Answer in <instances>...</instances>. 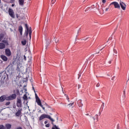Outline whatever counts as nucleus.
I'll return each instance as SVG.
<instances>
[{
	"label": "nucleus",
	"instance_id": "nucleus-1",
	"mask_svg": "<svg viewBox=\"0 0 129 129\" xmlns=\"http://www.w3.org/2000/svg\"><path fill=\"white\" fill-rule=\"evenodd\" d=\"M17 98V95L16 94H13L8 97L6 95H3L0 97V102H4L5 100H14Z\"/></svg>",
	"mask_w": 129,
	"mask_h": 129
},
{
	"label": "nucleus",
	"instance_id": "nucleus-2",
	"mask_svg": "<svg viewBox=\"0 0 129 129\" xmlns=\"http://www.w3.org/2000/svg\"><path fill=\"white\" fill-rule=\"evenodd\" d=\"M25 27L26 28V31H25V36L26 38H28V36L29 35V39L31 40V38H32V29L31 27L29 28V27L28 26L27 24H25Z\"/></svg>",
	"mask_w": 129,
	"mask_h": 129
},
{
	"label": "nucleus",
	"instance_id": "nucleus-3",
	"mask_svg": "<svg viewBox=\"0 0 129 129\" xmlns=\"http://www.w3.org/2000/svg\"><path fill=\"white\" fill-rule=\"evenodd\" d=\"M44 118H48V119H50L52 122H53L54 121V119L51 117V116L49 115H47L45 114H42L39 118V120L41 121V120H43Z\"/></svg>",
	"mask_w": 129,
	"mask_h": 129
},
{
	"label": "nucleus",
	"instance_id": "nucleus-4",
	"mask_svg": "<svg viewBox=\"0 0 129 129\" xmlns=\"http://www.w3.org/2000/svg\"><path fill=\"white\" fill-rule=\"evenodd\" d=\"M16 106L17 107H19V108H22L23 104H22V100L21 99V98H17Z\"/></svg>",
	"mask_w": 129,
	"mask_h": 129
},
{
	"label": "nucleus",
	"instance_id": "nucleus-5",
	"mask_svg": "<svg viewBox=\"0 0 129 129\" xmlns=\"http://www.w3.org/2000/svg\"><path fill=\"white\" fill-rule=\"evenodd\" d=\"M112 5L114 6L115 9H118L119 10V9H120V5H119L118 4V3H117L116 2H112L109 5V7H110V6H112Z\"/></svg>",
	"mask_w": 129,
	"mask_h": 129
},
{
	"label": "nucleus",
	"instance_id": "nucleus-6",
	"mask_svg": "<svg viewBox=\"0 0 129 129\" xmlns=\"http://www.w3.org/2000/svg\"><path fill=\"white\" fill-rule=\"evenodd\" d=\"M8 12L10 17H11L12 19H15V13L14 12V10L11 8H9Z\"/></svg>",
	"mask_w": 129,
	"mask_h": 129
},
{
	"label": "nucleus",
	"instance_id": "nucleus-7",
	"mask_svg": "<svg viewBox=\"0 0 129 129\" xmlns=\"http://www.w3.org/2000/svg\"><path fill=\"white\" fill-rule=\"evenodd\" d=\"M18 63L17 64V69L16 71L17 72H21V67H22V64L20 62V60H18L17 61Z\"/></svg>",
	"mask_w": 129,
	"mask_h": 129
},
{
	"label": "nucleus",
	"instance_id": "nucleus-8",
	"mask_svg": "<svg viewBox=\"0 0 129 129\" xmlns=\"http://www.w3.org/2000/svg\"><path fill=\"white\" fill-rule=\"evenodd\" d=\"M119 5L123 11H125V9H126V5L122 2L120 1Z\"/></svg>",
	"mask_w": 129,
	"mask_h": 129
},
{
	"label": "nucleus",
	"instance_id": "nucleus-9",
	"mask_svg": "<svg viewBox=\"0 0 129 129\" xmlns=\"http://www.w3.org/2000/svg\"><path fill=\"white\" fill-rule=\"evenodd\" d=\"M22 111H23V108H19L17 112L15 113L16 116H20L22 114Z\"/></svg>",
	"mask_w": 129,
	"mask_h": 129
},
{
	"label": "nucleus",
	"instance_id": "nucleus-10",
	"mask_svg": "<svg viewBox=\"0 0 129 129\" xmlns=\"http://www.w3.org/2000/svg\"><path fill=\"white\" fill-rule=\"evenodd\" d=\"M6 55H7L8 57H10L11 55H12V52H11V50L9 48H7L5 50Z\"/></svg>",
	"mask_w": 129,
	"mask_h": 129
},
{
	"label": "nucleus",
	"instance_id": "nucleus-11",
	"mask_svg": "<svg viewBox=\"0 0 129 129\" xmlns=\"http://www.w3.org/2000/svg\"><path fill=\"white\" fill-rule=\"evenodd\" d=\"M8 75L6 72H3L0 74V76L2 77V78H3V79H6V77H7V76Z\"/></svg>",
	"mask_w": 129,
	"mask_h": 129
},
{
	"label": "nucleus",
	"instance_id": "nucleus-12",
	"mask_svg": "<svg viewBox=\"0 0 129 129\" xmlns=\"http://www.w3.org/2000/svg\"><path fill=\"white\" fill-rule=\"evenodd\" d=\"M96 8V10H99V5L97 3H96V6L93 5L91 6L92 9Z\"/></svg>",
	"mask_w": 129,
	"mask_h": 129
},
{
	"label": "nucleus",
	"instance_id": "nucleus-13",
	"mask_svg": "<svg viewBox=\"0 0 129 129\" xmlns=\"http://www.w3.org/2000/svg\"><path fill=\"white\" fill-rule=\"evenodd\" d=\"M1 58L3 60V61H8V57L4 55H1Z\"/></svg>",
	"mask_w": 129,
	"mask_h": 129
},
{
	"label": "nucleus",
	"instance_id": "nucleus-14",
	"mask_svg": "<svg viewBox=\"0 0 129 129\" xmlns=\"http://www.w3.org/2000/svg\"><path fill=\"white\" fill-rule=\"evenodd\" d=\"M36 102H37L38 105H41V104L42 103L41 102V100H40V98L39 97L36 98Z\"/></svg>",
	"mask_w": 129,
	"mask_h": 129
},
{
	"label": "nucleus",
	"instance_id": "nucleus-15",
	"mask_svg": "<svg viewBox=\"0 0 129 129\" xmlns=\"http://www.w3.org/2000/svg\"><path fill=\"white\" fill-rule=\"evenodd\" d=\"M77 104H78L79 107H81V106H83V104H82V101L81 100H79L77 101Z\"/></svg>",
	"mask_w": 129,
	"mask_h": 129
},
{
	"label": "nucleus",
	"instance_id": "nucleus-16",
	"mask_svg": "<svg viewBox=\"0 0 129 129\" xmlns=\"http://www.w3.org/2000/svg\"><path fill=\"white\" fill-rule=\"evenodd\" d=\"M18 30L19 31L20 35L22 36V35H23V27L22 26H19Z\"/></svg>",
	"mask_w": 129,
	"mask_h": 129
},
{
	"label": "nucleus",
	"instance_id": "nucleus-17",
	"mask_svg": "<svg viewBox=\"0 0 129 129\" xmlns=\"http://www.w3.org/2000/svg\"><path fill=\"white\" fill-rule=\"evenodd\" d=\"M6 48V44L3 43H0V49H5Z\"/></svg>",
	"mask_w": 129,
	"mask_h": 129
},
{
	"label": "nucleus",
	"instance_id": "nucleus-18",
	"mask_svg": "<svg viewBox=\"0 0 129 129\" xmlns=\"http://www.w3.org/2000/svg\"><path fill=\"white\" fill-rule=\"evenodd\" d=\"M25 0H19V4L20 6H24Z\"/></svg>",
	"mask_w": 129,
	"mask_h": 129
},
{
	"label": "nucleus",
	"instance_id": "nucleus-19",
	"mask_svg": "<svg viewBox=\"0 0 129 129\" xmlns=\"http://www.w3.org/2000/svg\"><path fill=\"white\" fill-rule=\"evenodd\" d=\"M6 127L7 129H11L12 128V124L10 123H7L6 124Z\"/></svg>",
	"mask_w": 129,
	"mask_h": 129
},
{
	"label": "nucleus",
	"instance_id": "nucleus-20",
	"mask_svg": "<svg viewBox=\"0 0 129 129\" xmlns=\"http://www.w3.org/2000/svg\"><path fill=\"white\" fill-rule=\"evenodd\" d=\"M16 18L19 20V21H21L22 19V18L21 17V16H20V14L18 13H16Z\"/></svg>",
	"mask_w": 129,
	"mask_h": 129
},
{
	"label": "nucleus",
	"instance_id": "nucleus-21",
	"mask_svg": "<svg viewBox=\"0 0 129 129\" xmlns=\"http://www.w3.org/2000/svg\"><path fill=\"white\" fill-rule=\"evenodd\" d=\"M3 43H4L5 45L6 46H9V42H8V39L2 40Z\"/></svg>",
	"mask_w": 129,
	"mask_h": 129
},
{
	"label": "nucleus",
	"instance_id": "nucleus-22",
	"mask_svg": "<svg viewBox=\"0 0 129 129\" xmlns=\"http://www.w3.org/2000/svg\"><path fill=\"white\" fill-rule=\"evenodd\" d=\"M74 104V102L70 103L68 105V106H69V108H73V105Z\"/></svg>",
	"mask_w": 129,
	"mask_h": 129
},
{
	"label": "nucleus",
	"instance_id": "nucleus-23",
	"mask_svg": "<svg viewBox=\"0 0 129 129\" xmlns=\"http://www.w3.org/2000/svg\"><path fill=\"white\" fill-rule=\"evenodd\" d=\"M23 99L24 100H28V96H27V94H25L23 96Z\"/></svg>",
	"mask_w": 129,
	"mask_h": 129
},
{
	"label": "nucleus",
	"instance_id": "nucleus-24",
	"mask_svg": "<svg viewBox=\"0 0 129 129\" xmlns=\"http://www.w3.org/2000/svg\"><path fill=\"white\" fill-rule=\"evenodd\" d=\"M22 45H23V46H25V45H26V44H27V40H24V41H22L21 42Z\"/></svg>",
	"mask_w": 129,
	"mask_h": 129
},
{
	"label": "nucleus",
	"instance_id": "nucleus-25",
	"mask_svg": "<svg viewBox=\"0 0 129 129\" xmlns=\"http://www.w3.org/2000/svg\"><path fill=\"white\" fill-rule=\"evenodd\" d=\"M4 39V35L1 34L0 35V42Z\"/></svg>",
	"mask_w": 129,
	"mask_h": 129
},
{
	"label": "nucleus",
	"instance_id": "nucleus-26",
	"mask_svg": "<svg viewBox=\"0 0 129 129\" xmlns=\"http://www.w3.org/2000/svg\"><path fill=\"white\" fill-rule=\"evenodd\" d=\"M56 0H51V5H54L55 3H56Z\"/></svg>",
	"mask_w": 129,
	"mask_h": 129
},
{
	"label": "nucleus",
	"instance_id": "nucleus-27",
	"mask_svg": "<svg viewBox=\"0 0 129 129\" xmlns=\"http://www.w3.org/2000/svg\"><path fill=\"white\" fill-rule=\"evenodd\" d=\"M0 129H6V127L4 125H0Z\"/></svg>",
	"mask_w": 129,
	"mask_h": 129
},
{
	"label": "nucleus",
	"instance_id": "nucleus-28",
	"mask_svg": "<svg viewBox=\"0 0 129 129\" xmlns=\"http://www.w3.org/2000/svg\"><path fill=\"white\" fill-rule=\"evenodd\" d=\"M95 118L96 121H98V115L96 114V115H95Z\"/></svg>",
	"mask_w": 129,
	"mask_h": 129
},
{
	"label": "nucleus",
	"instance_id": "nucleus-29",
	"mask_svg": "<svg viewBox=\"0 0 129 129\" xmlns=\"http://www.w3.org/2000/svg\"><path fill=\"white\" fill-rule=\"evenodd\" d=\"M51 129H60L59 128H58V127H57L56 126V125H54V126H53Z\"/></svg>",
	"mask_w": 129,
	"mask_h": 129
},
{
	"label": "nucleus",
	"instance_id": "nucleus-30",
	"mask_svg": "<svg viewBox=\"0 0 129 129\" xmlns=\"http://www.w3.org/2000/svg\"><path fill=\"white\" fill-rule=\"evenodd\" d=\"M109 7H110V6H109V5L108 8L105 9V12H108V11L109 10Z\"/></svg>",
	"mask_w": 129,
	"mask_h": 129
},
{
	"label": "nucleus",
	"instance_id": "nucleus-31",
	"mask_svg": "<svg viewBox=\"0 0 129 129\" xmlns=\"http://www.w3.org/2000/svg\"><path fill=\"white\" fill-rule=\"evenodd\" d=\"M11 104V102H6L5 105H10Z\"/></svg>",
	"mask_w": 129,
	"mask_h": 129
},
{
	"label": "nucleus",
	"instance_id": "nucleus-32",
	"mask_svg": "<svg viewBox=\"0 0 129 129\" xmlns=\"http://www.w3.org/2000/svg\"><path fill=\"white\" fill-rule=\"evenodd\" d=\"M54 41H55L56 44H57V43H58V42H59V39H55L54 40Z\"/></svg>",
	"mask_w": 129,
	"mask_h": 129
},
{
	"label": "nucleus",
	"instance_id": "nucleus-33",
	"mask_svg": "<svg viewBox=\"0 0 129 129\" xmlns=\"http://www.w3.org/2000/svg\"><path fill=\"white\" fill-rule=\"evenodd\" d=\"M46 127H50V124L48 123L45 125Z\"/></svg>",
	"mask_w": 129,
	"mask_h": 129
},
{
	"label": "nucleus",
	"instance_id": "nucleus-34",
	"mask_svg": "<svg viewBox=\"0 0 129 129\" xmlns=\"http://www.w3.org/2000/svg\"><path fill=\"white\" fill-rule=\"evenodd\" d=\"M65 96L67 97V100H68V101L69 102V97H68V95L65 94Z\"/></svg>",
	"mask_w": 129,
	"mask_h": 129
},
{
	"label": "nucleus",
	"instance_id": "nucleus-35",
	"mask_svg": "<svg viewBox=\"0 0 129 129\" xmlns=\"http://www.w3.org/2000/svg\"><path fill=\"white\" fill-rule=\"evenodd\" d=\"M113 52H114V53H115V54H117V51H116V50L114 49Z\"/></svg>",
	"mask_w": 129,
	"mask_h": 129
},
{
	"label": "nucleus",
	"instance_id": "nucleus-36",
	"mask_svg": "<svg viewBox=\"0 0 129 129\" xmlns=\"http://www.w3.org/2000/svg\"><path fill=\"white\" fill-rule=\"evenodd\" d=\"M10 3H11V4H14V3H15V0H11V1H10Z\"/></svg>",
	"mask_w": 129,
	"mask_h": 129
},
{
	"label": "nucleus",
	"instance_id": "nucleus-37",
	"mask_svg": "<svg viewBox=\"0 0 129 129\" xmlns=\"http://www.w3.org/2000/svg\"><path fill=\"white\" fill-rule=\"evenodd\" d=\"M89 39V37H87L85 39H83V40H84V41H87V40H88Z\"/></svg>",
	"mask_w": 129,
	"mask_h": 129
},
{
	"label": "nucleus",
	"instance_id": "nucleus-38",
	"mask_svg": "<svg viewBox=\"0 0 129 129\" xmlns=\"http://www.w3.org/2000/svg\"><path fill=\"white\" fill-rule=\"evenodd\" d=\"M99 86H100V84H99V83H98L96 85V87H99Z\"/></svg>",
	"mask_w": 129,
	"mask_h": 129
},
{
	"label": "nucleus",
	"instance_id": "nucleus-39",
	"mask_svg": "<svg viewBox=\"0 0 129 129\" xmlns=\"http://www.w3.org/2000/svg\"><path fill=\"white\" fill-rule=\"evenodd\" d=\"M103 4H105L106 3V0H102Z\"/></svg>",
	"mask_w": 129,
	"mask_h": 129
},
{
	"label": "nucleus",
	"instance_id": "nucleus-40",
	"mask_svg": "<svg viewBox=\"0 0 129 129\" xmlns=\"http://www.w3.org/2000/svg\"><path fill=\"white\" fill-rule=\"evenodd\" d=\"M115 76H113L112 78H111V80H114V79H115Z\"/></svg>",
	"mask_w": 129,
	"mask_h": 129
},
{
	"label": "nucleus",
	"instance_id": "nucleus-41",
	"mask_svg": "<svg viewBox=\"0 0 129 129\" xmlns=\"http://www.w3.org/2000/svg\"><path fill=\"white\" fill-rule=\"evenodd\" d=\"M39 106H40L41 107H42V108H43V107H44V106L42 105V103L40 104V105H38Z\"/></svg>",
	"mask_w": 129,
	"mask_h": 129
},
{
	"label": "nucleus",
	"instance_id": "nucleus-42",
	"mask_svg": "<svg viewBox=\"0 0 129 129\" xmlns=\"http://www.w3.org/2000/svg\"><path fill=\"white\" fill-rule=\"evenodd\" d=\"M78 76H79L78 79H79V78H80V77L81 76V74H78Z\"/></svg>",
	"mask_w": 129,
	"mask_h": 129
},
{
	"label": "nucleus",
	"instance_id": "nucleus-43",
	"mask_svg": "<svg viewBox=\"0 0 129 129\" xmlns=\"http://www.w3.org/2000/svg\"><path fill=\"white\" fill-rule=\"evenodd\" d=\"M24 60L26 61L27 60V57H26V55L24 56Z\"/></svg>",
	"mask_w": 129,
	"mask_h": 129
},
{
	"label": "nucleus",
	"instance_id": "nucleus-44",
	"mask_svg": "<svg viewBox=\"0 0 129 129\" xmlns=\"http://www.w3.org/2000/svg\"><path fill=\"white\" fill-rule=\"evenodd\" d=\"M37 97H39V96H38V95H37V94L35 93V98H37Z\"/></svg>",
	"mask_w": 129,
	"mask_h": 129
},
{
	"label": "nucleus",
	"instance_id": "nucleus-45",
	"mask_svg": "<svg viewBox=\"0 0 129 129\" xmlns=\"http://www.w3.org/2000/svg\"><path fill=\"white\" fill-rule=\"evenodd\" d=\"M47 123H48V121L46 120L44 121V124H47Z\"/></svg>",
	"mask_w": 129,
	"mask_h": 129
},
{
	"label": "nucleus",
	"instance_id": "nucleus-46",
	"mask_svg": "<svg viewBox=\"0 0 129 129\" xmlns=\"http://www.w3.org/2000/svg\"><path fill=\"white\" fill-rule=\"evenodd\" d=\"M92 118H93V120H95V119H95V116L94 117H92Z\"/></svg>",
	"mask_w": 129,
	"mask_h": 129
},
{
	"label": "nucleus",
	"instance_id": "nucleus-47",
	"mask_svg": "<svg viewBox=\"0 0 129 129\" xmlns=\"http://www.w3.org/2000/svg\"><path fill=\"white\" fill-rule=\"evenodd\" d=\"M13 108H16V105L13 106Z\"/></svg>",
	"mask_w": 129,
	"mask_h": 129
},
{
	"label": "nucleus",
	"instance_id": "nucleus-48",
	"mask_svg": "<svg viewBox=\"0 0 129 129\" xmlns=\"http://www.w3.org/2000/svg\"><path fill=\"white\" fill-rule=\"evenodd\" d=\"M123 93H124V94H125V90L123 91Z\"/></svg>",
	"mask_w": 129,
	"mask_h": 129
},
{
	"label": "nucleus",
	"instance_id": "nucleus-49",
	"mask_svg": "<svg viewBox=\"0 0 129 129\" xmlns=\"http://www.w3.org/2000/svg\"><path fill=\"white\" fill-rule=\"evenodd\" d=\"M12 7H15V5L14 4H12Z\"/></svg>",
	"mask_w": 129,
	"mask_h": 129
},
{
	"label": "nucleus",
	"instance_id": "nucleus-50",
	"mask_svg": "<svg viewBox=\"0 0 129 129\" xmlns=\"http://www.w3.org/2000/svg\"><path fill=\"white\" fill-rule=\"evenodd\" d=\"M42 109H43L44 110V111H45V107H42Z\"/></svg>",
	"mask_w": 129,
	"mask_h": 129
},
{
	"label": "nucleus",
	"instance_id": "nucleus-51",
	"mask_svg": "<svg viewBox=\"0 0 129 129\" xmlns=\"http://www.w3.org/2000/svg\"><path fill=\"white\" fill-rule=\"evenodd\" d=\"M86 0H83V3L84 4V2H85Z\"/></svg>",
	"mask_w": 129,
	"mask_h": 129
},
{
	"label": "nucleus",
	"instance_id": "nucleus-52",
	"mask_svg": "<svg viewBox=\"0 0 129 129\" xmlns=\"http://www.w3.org/2000/svg\"><path fill=\"white\" fill-rule=\"evenodd\" d=\"M109 64H111V61H109Z\"/></svg>",
	"mask_w": 129,
	"mask_h": 129
},
{
	"label": "nucleus",
	"instance_id": "nucleus-53",
	"mask_svg": "<svg viewBox=\"0 0 129 129\" xmlns=\"http://www.w3.org/2000/svg\"><path fill=\"white\" fill-rule=\"evenodd\" d=\"M102 105H103V106H104V103H103Z\"/></svg>",
	"mask_w": 129,
	"mask_h": 129
},
{
	"label": "nucleus",
	"instance_id": "nucleus-54",
	"mask_svg": "<svg viewBox=\"0 0 129 129\" xmlns=\"http://www.w3.org/2000/svg\"><path fill=\"white\" fill-rule=\"evenodd\" d=\"M33 89L35 91V88H34V87H33Z\"/></svg>",
	"mask_w": 129,
	"mask_h": 129
},
{
	"label": "nucleus",
	"instance_id": "nucleus-55",
	"mask_svg": "<svg viewBox=\"0 0 129 129\" xmlns=\"http://www.w3.org/2000/svg\"><path fill=\"white\" fill-rule=\"evenodd\" d=\"M86 115H89V114H86Z\"/></svg>",
	"mask_w": 129,
	"mask_h": 129
},
{
	"label": "nucleus",
	"instance_id": "nucleus-56",
	"mask_svg": "<svg viewBox=\"0 0 129 129\" xmlns=\"http://www.w3.org/2000/svg\"><path fill=\"white\" fill-rule=\"evenodd\" d=\"M80 85H79V88H80Z\"/></svg>",
	"mask_w": 129,
	"mask_h": 129
},
{
	"label": "nucleus",
	"instance_id": "nucleus-57",
	"mask_svg": "<svg viewBox=\"0 0 129 129\" xmlns=\"http://www.w3.org/2000/svg\"><path fill=\"white\" fill-rule=\"evenodd\" d=\"M98 53H99V52H98V53H95V54H98Z\"/></svg>",
	"mask_w": 129,
	"mask_h": 129
},
{
	"label": "nucleus",
	"instance_id": "nucleus-58",
	"mask_svg": "<svg viewBox=\"0 0 129 129\" xmlns=\"http://www.w3.org/2000/svg\"><path fill=\"white\" fill-rule=\"evenodd\" d=\"M92 56H94V54L92 55Z\"/></svg>",
	"mask_w": 129,
	"mask_h": 129
},
{
	"label": "nucleus",
	"instance_id": "nucleus-59",
	"mask_svg": "<svg viewBox=\"0 0 129 129\" xmlns=\"http://www.w3.org/2000/svg\"><path fill=\"white\" fill-rule=\"evenodd\" d=\"M108 76H109V75H108Z\"/></svg>",
	"mask_w": 129,
	"mask_h": 129
},
{
	"label": "nucleus",
	"instance_id": "nucleus-60",
	"mask_svg": "<svg viewBox=\"0 0 129 129\" xmlns=\"http://www.w3.org/2000/svg\"><path fill=\"white\" fill-rule=\"evenodd\" d=\"M29 1H31V0H29Z\"/></svg>",
	"mask_w": 129,
	"mask_h": 129
}]
</instances>
